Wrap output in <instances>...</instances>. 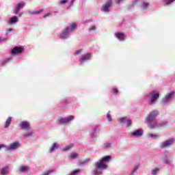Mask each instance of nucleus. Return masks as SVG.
Wrapping results in <instances>:
<instances>
[{"instance_id": "obj_26", "label": "nucleus", "mask_w": 175, "mask_h": 175, "mask_svg": "<svg viewBox=\"0 0 175 175\" xmlns=\"http://www.w3.org/2000/svg\"><path fill=\"white\" fill-rule=\"evenodd\" d=\"M68 2V0H60L59 1V5H65V3H67Z\"/></svg>"}, {"instance_id": "obj_27", "label": "nucleus", "mask_w": 175, "mask_h": 175, "mask_svg": "<svg viewBox=\"0 0 175 175\" xmlns=\"http://www.w3.org/2000/svg\"><path fill=\"white\" fill-rule=\"evenodd\" d=\"M72 147H73L72 144L68 145L65 147L64 150L68 151V150H70V148H72Z\"/></svg>"}, {"instance_id": "obj_5", "label": "nucleus", "mask_w": 175, "mask_h": 175, "mask_svg": "<svg viewBox=\"0 0 175 175\" xmlns=\"http://www.w3.org/2000/svg\"><path fill=\"white\" fill-rule=\"evenodd\" d=\"M174 143V138H170V139L166 140L164 142H162L160 145L161 148H165L172 146Z\"/></svg>"}, {"instance_id": "obj_12", "label": "nucleus", "mask_w": 175, "mask_h": 175, "mask_svg": "<svg viewBox=\"0 0 175 175\" xmlns=\"http://www.w3.org/2000/svg\"><path fill=\"white\" fill-rule=\"evenodd\" d=\"M115 36L116 38H117V39L121 42H124V40H125V34H124V33H116Z\"/></svg>"}, {"instance_id": "obj_9", "label": "nucleus", "mask_w": 175, "mask_h": 175, "mask_svg": "<svg viewBox=\"0 0 175 175\" xmlns=\"http://www.w3.org/2000/svg\"><path fill=\"white\" fill-rule=\"evenodd\" d=\"M24 6H25V3H24V1L18 3L14 10V13L18 14V12H20V9L24 8Z\"/></svg>"}, {"instance_id": "obj_28", "label": "nucleus", "mask_w": 175, "mask_h": 175, "mask_svg": "<svg viewBox=\"0 0 175 175\" xmlns=\"http://www.w3.org/2000/svg\"><path fill=\"white\" fill-rule=\"evenodd\" d=\"M149 137H152V139H157L158 135L157 134H148Z\"/></svg>"}, {"instance_id": "obj_13", "label": "nucleus", "mask_w": 175, "mask_h": 175, "mask_svg": "<svg viewBox=\"0 0 175 175\" xmlns=\"http://www.w3.org/2000/svg\"><path fill=\"white\" fill-rule=\"evenodd\" d=\"M132 136L135 137H140L143 135V131L142 130H137L133 133H131Z\"/></svg>"}, {"instance_id": "obj_30", "label": "nucleus", "mask_w": 175, "mask_h": 175, "mask_svg": "<svg viewBox=\"0 0 175 175\" xmlns=\"http://www.w3.org/2000/svg\"><path fill=\"white\" fill-rule=\"evenodd\" d=\"M139 6V1H135L133 3V8H137Z\"/></svg>"}, {"instance_id": "obj_47", "label": "nucleus", "mask_w": 175, "mask_h": 175, "mask_svg": "<svg viewBox=\"0 0 175 175\" xmlns=\"http://www.w3.org/2000/svg\"><path fill=\"white\" fill-rule=\"evenodd\" d=\"M12 31H13L12 29H9V32H12Z\"/></svg>"}, {"instance_id": "obj_33", "label": "nucleus", "mask_w": 175, "mask_h": 175, "mask_svg": "<svg viewBox=\"0 0 175 175\" xmlns=\"http://www.w3.org/2000/svg\"><path fill=\"white\" fill-rule=\"evenodd\" d=\"M107 118L108 120L111 121V115L109 113H107Z\"/></svg>"}, {"instance_id": "obj_1", "label": "nucleus", "mask_w": 175, "mask_h": 175, "mask_svg": "<svg viewBox=\"0 0 175 175\" xmlns=\"http://www.w3.org/2000/svg\"><path fill=\"white\" fill-rule=\"evenodd\" d=\"M157 116H158V111L154 110L146 118V124H148L149 128H151V129L157 127V122H155Z\"/></svg>"}, {"instance_id": "obj_36", "label": "nucleus", "mask_w": 175, "mask_h": 175, "mask_svg": "<svg viewBox=\"0 0 175 175\" xmlns=\"http://www.w3.org/2000/svg\"><path fill=\"white\" fill-rule=\"evenodd\" d=\"M120 122H125V118H119Z\"/></svg>"}, {"instance_id": "obj_8", "label": "nucleus", "mask_w": 175, "mask_h": 175, "mask_svg": "<svg viewBox=\"0 0 175 175\" xmlns=\"http://www.w3.org/2000/svg\"><path fill=\"white\" fill-rule=\"evenodd\" d=\"M19 125L21 129H23V131H28V129H31V124H29V122H25V121L21 122L19 124Z\"/></svg>"}, {"instance_id": "obj_49", "label": "nucleus", "mask_w": 175, "mask_h": 175, "mask_svg": "<svg viewBox=\"0 0 175 175\" xmlns=\"http://www.w3.org/2000/svg\"><path fill=\"white\" fill-rule=\"evenodd\" d=\"M18 16H19V17H21V14H19Z\"/></svg>"}, {"instance_id": "obj_2", "label": "nucleus", "mask_w": 175, "mask_h": 175, "mask_svg": "<svg viewBox=\"0 0 175 175\" xmlns=\"http://www.w3.org/2000/svg\"><path fill=\"white\" fill-rule=\"evenodd\" d=\"M111 159V156H105L99 160V162L95 163L96 169H107V162Z\"/></svg>"}, {"instance_id": "obj_43", "label": "nucleus", "mask_w": 175, "mask_h": 175, "mask_svg": "<svg viewBox=\"0 0 175 175\" xmlns=\"http://www.w3.org/2000/svg\"><path fill=\"white\" fill-rule=\"evenodd\" d=\"M86 161H80V165H84V163H85Z\"/></svg>"}, {"instance_id": "obj_7", "label": "nucleus", "mask_w": 175, "mask_h": 175, "mask_svg": "<svg viewBox=\"0 0 175 175\" xmlns=\"http://www.w3.org/2000/svg\"><path fill=\"white\" fill-rule=\"evenodd\" d=\"M112 2L111 0H109L101 8L102 12H109V9L111 7Z\"/></svg>"}, {"instance_id": "obj_15", "label": "nucleus", "mask_w": 175, "mask_h": 175, "mask_svg": "<svg viewBox=\"0 0 175 175\" xmlns=\"http://www.w3.org/2000/svg\"><path fill=\"white\" fill-rule=\"evenodd\" d=\"M17 147H20V144H18V142H14L8 148V150H14L15 148H17Z\"/></svg>"}, {"instance_id": "obj_24", "label": "nucleus", "mask_w": 175, "mask_h": 175, "mask_svg": "<svg viewBox=\"0 0 175 175\" xmlns=\"http://www.w3.org/2000/svg\"><path fill=\"white\" fill-rule=\"evenodd\" d=\"M148 2H144L142 3L143 9H148Z\"/></svg>"}, {"instance_id": "obj_14", "label": "nucleus", "mask_w": 175, "mask_h": 175, "mask_svg": "<svg viewBox=\"0 0 175 175\" xmlns=\"http://www.w3.org/2000/svg\"><path fill=\"white\" fill-rule=\"evenodd\" d=\"M174 95V92H172L169 93L167 96H165V98L163 99V102H167V100L172 99L173 98V96Z\"/></svg>"}, {"instance_id": "obj_32", "label": "nucleus", "mask_w": 175, "mask_h": 175, "mask_svg": "<svg viewBox=\"0 0 175 175\" xmlns=\"http://www.w3.org/2000/svg\"><path fill=\"white\" fill-rule=\"evenodd\" d=\"M53 172H54V170H51L50 171H46L42 175H49V174H51Z\"/></svg>"}, {"instance_id": "obj_39", "label": "nucleus", "mask_w": 175, "mask_h": 175, "mask_svg": "<svg viewBox=\"0 0 175 175\" xmlns=\"http://www.w3.org/2000/svg\"><path fill=\"white\" fill-rule=\"evenodd\" d=\"M137 169H139V167H135L133 170V173H135V172H136V170H137Z\"/></svg>"}, {"instance_id": "obj_35", "label": "nucleus", "mask_w": 175, "mask_h": 175, "mask_svg": "<svg viewBox=\"0 0 175 175\" xmlns=\"http://www.w3.org/2000/svg\"><path fill=\"white\" fill-rule=\"evenodd\" d=\"M95 29H96V27L92 26V27L89 29V31H95Z\"/></svg>"}, {"instance_id": "obj_21", "label": "nucleus", "mask_w": 175, "mask_h": 175, "mask_svg": "<svg viewBox=\"0 0 175 175\" xmlns=\"http://www.w3.org/2000/svg\"><path fill=\"white\" fill-rule=\"evenodd\" d=\"M68 158L75 159L76 158H79V154L77 153H72L68 156Z\"/></svg>"}, {"instance_id": "obj_23", "label": "nucleus", "mask_w": 175, "mask_h": 175, "mask_svg": "<svg viewBox=\"0 0 175 175\" xmlns=\"http://www.w3.org/2000/svg\"><path fill=\"white\" fill-rule=\"evenodd\" d=\"M55 148H58V145L57 144H53V146L51 147V152H53L55 150Z\"/></svg>"}, {"instance_id": "obj_22", "label": "nucleus", "mask_w": 175, "mask_h": 175, "mask_svg": "<svg viewBox=\"0 0 175 175\" xmlns=\"http://www.w3.org/2000/svg\"><path fill=\"white\" fill-rule=\"evenodd\" d=\"M1 174L2 175L8 174V167H5L2 168V170H1Z\"/></svg>"}, {"instance_id": "obj_3", "label": "nucleus", "mask_w": 175, "mask_h": 175, "mask_svg": "<svg viewBox=\"0 0 175 175\" xmlns=\"http://www.w3.org/2000/svg\"><path fill=\"white\" fill-rule=\"evenodd\" d=\"M75 119V116H70L68 118H59L57 119V122L59 124H68V122H70V121H73Z\"/></svg>"}, {"instance_id": "obj_18", "label": "nucleus", "mask_w": 175, "mask_h": 175, "mask_svg": "<svg viewBox=\"0 0 175 175\" xmlns=\"http://www.w3.org/2000/svg\"><path fill=\"white\" fill-rule=\"evenodd\" d=\"M28 171V167L25 165H22L19 167V172H24Z\"/></svg>"}, {"instance_id": "obj_10", "label": "nucleus", "mask_w": 175, "mask_h": 175, "mask_svg": "<svg viewBox=\"0 0 175 175\" xmlns=\"http://www.w3.org/2000/svg\"><path fill=\"white\" fill-rule=\"evenodd\" d=\"M69 29H65L62 33L59 34L61 39H66L69 36Z\"/></svg>"}, {"instance_id": "obj_34", "label": "nucleus", "mask_w": 175, "mask_h": 175, "mask_svg": "<svg viewBox=\"0 0 175 175\" xmlns=\"http://www.w3.org/2000/svg\"><path fill=\"white\" fill-rule=\"evenodd\" d=\"M132 125V120H127V126H131Z\"/></svg>"}, {"instance_id": "obj_42", "label": "nucleus", "mask_w": 175, "mask_h": 175, "mask_svg": "<svg viewBox=\"0 0 175 175\" xmlns=\"http://www.w3.org/2000/svg\"><path fill=\"white\" fill-rule=\"evenodd\" d=\"M4 147H5V145L1 144V145H0V150H1V148H4Z\"/></svg>"}, {"instance_id": "obj_11", "label": "nucleus", "mask_w": 175, "mask_h": 175, "mask_svg": "<svg viewBox=\"0 0 175 175\" xmlns=\"http://www.w3.org/2000/svg\"><path fill=\"white\" fill-rule=\"evenodd\" d=\"M91 55H92L91 53H87L83 56H82L79 60L81 64H83L85 61H88V59L91 58Z\"/></svg>"}, {"instance_id": "obj_41", "label": "nucleus", "mask_w": 175, "mask_h": 175, "mask_svg": "<svg viewBox=\"0 0 175 175\" xmlns=\"http://www.w3.org/2000/svg\"><path fill=\"white\" fill-rule=\"evenodd\" d=\"M80 53H81V49H79L76 51V54H80Z\"/></svg>"}, {"instance_id": "obj_38", "label": "nucleus", "mask_w": 175, "mask_h": 175, "mask_svg": "<svg viewBox=\"0 0 175 175\" xmlns=\"http://www.w3.org/2000/svg\"><path fill=\"white\" fill-rule=\"evenodd\" d=\"M51 13H47L44 15V18H46V17H49V16H51Z\"/></svg>"}, {"instance_id": "obj_46", "label": "nucleus", "mask_w": 175, "mask_h": 175, "mask_svg": "<svg viewBox=\"0 0 175 175\" xmlns=\"http://www.w3.org/2000/svg\"><path fill=\"white\" fill-rule=\"evenodd\" d=\"M165 163H169V161L167 160L165 161Z\"/></svg>"}, {"instance_id": "obj_17", "label": "nucleus", "mask_w": 175, "mask_h": 175, "mask_svg": "<svg viewBox=\"0 0 175 175\" xmlns=\"http://www.w3.org/2000/svg\"><path fill=\"white\" fill-rule=\"evenodd\" d=\"M12 122V118H8L5 122V124L4 125L5 128H9V126H10V124Z\"/></svg>"}, {"instance_id": "obj_29", "label": "nucleus", "mask_w": 175, "mask_h": 175, "mask_svg": "<svg viewBox=\"0 0 175 175\" xmlns=\"http://www.w3.org/2000/svg\"><path fill=\"white\" fill-rule=\"evenodd\" d=\"M159 170V168H155V169L152 170V174L153 175H157V173H158Z\"/></svg>"}, {"instance_id": "obj_6", "label": "nucleus", "mask_w": 175, "mask_h": 175, "mask_svg": "<svg viewBox=\"0 0 175 175\" xmlns=\"http://www.w3.org/2000/svg\"><path fill=\"white\" fill-rule=\"evenodd\" d=\"M24 51V49L20 46H15L10 52L12 55H16L17 54H21Z\"/></svg>"}, {"instance_id": "obj_37", "label": "nucleus", "mask_w": 175, "mask_h": 175, "mask_svg": "<svg viewBox=\"0 0 175 175\" xmlns=\"http://www.w3.org/2000/svg\"><path fill=\"white\" fill-rule=\"evenodd\" d=\"M42 12H43V9L40 10L39 11L36 12H34L33 14H39L40 13H42Z\"/></svg>"}, {"instance_id": "obj_45", "label": "nucleus", "mask_w": 175, "mask_h": 175, "mask_svg": "<svg viewBox=\"0 0 175 175\" xmlns=\"http://www.w3.org/2000/svg\"><path fill=\"white\" fill-rule=\"evenodd\" d=\"M75 1H76V0H72L71 1V5H73V3H75Z\"/></svg>"}, {"instance_id": "obj_16", "label": "nucleus", "mask_w": 175, "mask_h": 175, "mask_svg": "<svg viewBox=\"0 0 175 175\" xmlns=\"http://www.w3.org/2000/svg\"><path fill=\"white\" fill-rule=\"evenodd\" d=\"M77 27V25L76 23H72L71 24L70 27H67L66 29H68V32H73V31L76 29Z\"/></svg>"}, {"instance_id": "obj_4", "label": "nucleus", "mask_w": 175, "mask_h": 175, "mask_svg": "<svg viewBox=\"0 0 175 175\" xmlns=\"http://www.w3.org/2000/svg\"><path fill=\"white\" fill-rule=\"evenodd\" d=\"M149 95L151 96V101L150 103V105H152L153 103H155L158 98H159V93H155L154 91L149 93Z\"/></svg>"}, {"instance_id": "obj_19", "label": "nucleus", "mask_w": 175, "mask_h": 175, "mask_svg": "<svg viewBox=\"0 0 175 175\" xmlns=\"http://www.w3.org/2000/svg\"><path fill=\"white\" fill-rule=\"evenodd\" d=\"M18 21V18L16 16L11 18L10 23V24H15V23H17Z\"/></svg>"}, {"instance_id": "obj_25", "label": "nucleus", "mask_w": 175, "mask_h": 175, "mask_svg": "<svg viewBox=\"0 0 175 175\" xmlns=\"http://www.w3.org/2000/svg\"><path fill=\"white\" fill-rule=\"evenodd\" d=\"M175 0H164V1L165 2L166 5H170V3H173V2H174Z\"/></svg>"}, {"instance_id": "obj_44", "label": "nucleus", "mask_w": 175, "mask_h": 175, "mask_svg": "<svg viewBox=\"0 0 175 175\" xmlns=\"http://www.w3.org/2000/svg\"><path fill=\"white\" fill-rule=\"evenodd\" d=\"M116 1L117 3H120V2H121V1H122V0H116Z\"/></svg>"}, {"instance_id": "obj_48", "label": "nucleus", "mask_w": 175, "mask_h": 175, "mask_svg": "<svg viewBox=\"0 0 175 175\" xmlns=\"http://www.w3.org/2000/svg\"><path fill=\"white\" fill-rule=\"evenodd\" d=\"M0 42H2V37H0Z\"/></svg>"}, {"instance_id": "obj_40", "label": "nucleus", "mask_w": 175, "mask_h": 175, "mask_svg": "<svg viewBox=\"0 0 175 175\" xmlns=\"http://www.w3.org/2000/svg\"><path fill=\"white\" fill-rule=\"evenodd\" d=\"M105 147H107V148H108V147H111V144H105Z\"/></svg>"}, {"instance_id": "obj_20", "label": "nucleus", "mask_w": 175, "mask_h": 175, "mask_svg": "<svg viewBox=\"0 0 175 175\" xmlns=\"http://www.w3.org/2000/svg\"><path fill=\"white\" fill-rule=\"evenodd\" d=\"M33 135V131H31L28 133H25L23 134L24 137H31Z\"/></svg>"}, {"instance_id": "obj_31", "label": "nucleus", "mask_w": 175, "mask_h": 175, "mask_svg": "<svg viewBox=\"0 0 175 175\" xmlns=\"http://www.w3.org/2000/svg\"><path fill=\"white\" fill-rule=\"evenodd\" d=\"M112 92L113 94H115V95H117V94H118V89H117L116 88H112Z\"/></svg>"}]
</instances>
